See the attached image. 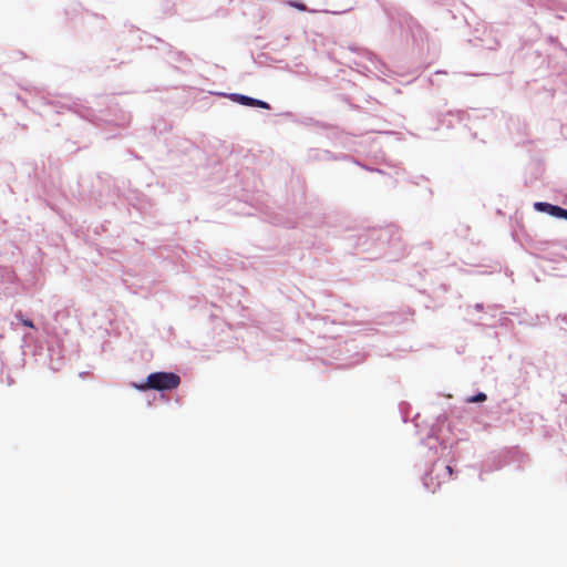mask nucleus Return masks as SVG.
<instances>
[{
	"label": "nucleus",
	"instance_id": "0eeeda50",
	"mask_svg": "<svg viewBox=\"0 0 567 567\" xmlns=\"http://www.w3.org/2000/svg\"><path fill=\"white\" fill-rule=\"evenodd\" d=\"M445 470H446V472H447L449 476H452V475H453V467H452L451 465H447V466L445 467Z\"/></svg>",
	"mask_w": 567,
	"mask_h": 567
},
{
	"label": "nucleus",
	"instance_id": "f03ea898",
	"mask_svg": "<svg viewBox=\"0 0 567 567\" xmlns=\"http://www.w3.org/2000/svg\"><path fill=\"white\" fill-rule=\"evenodd\" d=\"M234 100L236 102H238L243 105H247V106H257V107H261V109H266V110L270 109V106L267 102L256 100V99H252V97H249L246 95L236 94L234 96Z\"/></svg>",
	"mask_w": 567,
	"mask_h": 567
},
{
	"label": "nucleus",
	"instance_id": "7ed1b4c3",
	"mask_svg": "<svg viewBox=\"0 0 567 567\" xmlns=\"http://www.w3.org/2000/svg\"><path fill=\"white\" fill-rule=\"evenodd\" d=\"M535 208L539 212L548 213L549 215L558 218H561L564 212V208L548 203H536Z\"/></svg>",
	"mask_w": 567,
	"mask_h": 567
},
{
	"label": "nucleus",
	"instance_id": "39448f33",
	"mask_svg": "<svg viewBox=\"0 0 567 567\" xmlns=\"http://www.w3.org/2000/svg\"><path fill=\"white\" fill-rule=\"evenodd\" d=\"M289 4L300 11H306L307 7L301 2H289Z\"/></svg>",
	"mask_w": 567,
	"mask_h": 567
},
{
	"label": "nucleus",
	"instance_id": "f257e3e1",
	"mask_svg": "<svg viewBox=\"0 0 567 567\" xmlns=\"http://www.w3.org/2000/svg\"><path fill=\"white\" fill-rule=\"evenodd\" d=\"M181 384V378L173 372H154L151 373L144 383L134 384L140 391L156 390L169 391L176 389Z\"/></svg>",
	"mask_w": 567,
	"mask_h": 567
},
{
	"label": "nucleus",
	"instance_id": "6e6552de",
	"mask_svg": "<svg viewBox=\"0 0 567 567\" xmlns=\"http://www.w3.org/2000/svg\"><path fill=\"white\" fill-rule=\"evenodd\" d=\"M561 218L567 219V209H564L563 215H561Z\"/></svg>",
	"mask_w": 567,
	"mask_h": 567
},
{
	"label": "nucleus",
	"instance_id": "20e7f679",
	"mask_svg": "<svg viewBox=\"0 0 567 567\" xmlns=\"http://www.w3.org/2000/svg\"><path fill=\"white\" fill-rule=\"evenodd\" d=\"M485 400H486V394H484V393H478V394H476L475 396H473V398L471 399V402H483V401H485Z\"/></svg>",
	"mask_w": 567,
	"mask_h": 567
},
{
	"label": "nucleus",
	"instance_id": "423d86ee",
	"mask_svg": "<svg viewBox=\"0 0 567 567\" xmlns=\"http://www.w3.org/2000/svg\"><path fill=\"white\" fill-rule=\"evenodd\" d=\"M22 323L25 326V327H29V328H33V322L29 319H22Z\"/></svg>",
	"mask_w": 567,
	"mask_h": 567
}]
</instances>
